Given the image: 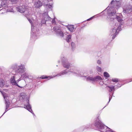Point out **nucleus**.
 Masks as SVG:
<instances>
[{
    "mask_svg": "<svg viewBox=\"0 0 132 132\" xmlns=\"http://www.w3.org/2000/svg\"><path fill=\"white\" fill-rule=\"evenodd\" d=\"M75 75H76V73H75Z\"/></svg>",
    "mask_w": 132,
    "mask_h": 132,
    "instance_id": "nucleus-41",
    "label": "nucleus"
},
{
    "mask_svg": "<svg viewBox=\"0 0 132 132\" xmlns=\"http://www.w3.org/2000/svg\"><path fill=\"white\" fill-rule=\"evenodd\" d=\"M67 28L71 32L74 29L73 25H72L68 26H67Z\"/></svg>",
    "mask_w": 132,
    "mask_h": 132,
    "instance_id": "nucleus-17",
    "label": "nucleus"
},
{
    "mask_svg": "<svg viewBox=\"0 0 132 132\" xmlns=\"http://www.w3.org/2000/svg\"><path fill=\"white\" fill-rule=\"evenodd\" d=\"M70 71V72H72V71Z\"/></svg>",
    "mask_w": 132,
    "mask_h": 132,
    "instance_id": "nucleus-40",
    "label": "nucleus"
},
{
    "mask_svg": "<svg viewBox=\"0 0 132 132\" xmlns=\"http://www.w3.org/2000/svg\"><path fill=\"white\" fill-rule=\"evenodd\" d=\"M43 19L45 21L43 23H45L46 21L50 20L51 19V18L47 15H46L45 16L44 15Z\"/></svg>",
    "mask_w": 132,
    "mask_h": 132,
    "instance_id": "nucleus-14",
    "label": "nucleus"
},
{
    "mask_svg": "<svg viewBox=\"0 0 132 132\" xmlns=\"http://www.w3.org/2000/svg\"><path fill=\"white\" fill-rule=\"evenodd\" d=\"M113 21H112V22H111V23H113Z\"/></svg>",
    "mask_w": 132,
    "mask_h": 132,
    "instance_id": "nucleus-38",
    "label": "nucleus"
},
{
    "mask_svg": "<svg viewBox=\"0 0 132 132\" xmlns=\"http://www.w3.org/2000/svg\"><path fill=\"white\" fill-rule=\"evenodd\" d=\"M132 12V6L130 5H128L126 9H124L123 12L125 13L128 14Z\"/></svg>",
    "mask_w": 132,
    "mask_h": 132,
    "instance_id": "nucleus-6",
    "label": "nucleus"
},
{
    "mask_svg": "<svg viewBox=\"0 0 132 132\" xmlns=\"http://www.w3.org/2000/svg\"><path fill=\"white\" fill-rule=\"evenodd\" d=\"M22 77H23L27 78L28 77V75L26 73H25L23 74L22 75Z\"/></svg>",
    "mask_w": 132,
    "mask_h": 132,
    "instance_id": "nucleus-23",
    "label": "nucleus"
},
{
    "mask_svg": "<svg viewBox=\"0 0 132 132\" xmlns=\"http://www.w3.org/2000/svg\"><path fill=\"white\" fill-rule=\"evenodd\" d=\"M96 69L97 71H98V72H100L102 71V69L101 68L98 66H96Z\"/></svg>",
    "mask_w": 132,
    "mask_h": 132,
    "instance_id": "nucleus-25",
    "label": "nucleus"
},
{
    "mask_svg": "<svg viewBox=\"0 0 132 132\" xmlns=\"http://www.w3.org/2000/svg\"><path fill=\"white\" fill-rule=\"evenodd\" d=\"M52 77V76H51L50 77V79L51 78H52V77Z\"/></svg>",
    "mask_w": 132,
    "mask_h": 132,
    "instance_id": "nucleus-37",
    "label": "nucleus"
},
{
    "mask_svg": "<svg viewBox=\"0 0 132 132\" xmlns=\"http://www.w3.org/2000/svg\"><path fill=\"white\" fill-rule=\"evenodd\" d=\"M11 1L12 2H14L15 1H16V0H11Z\"/></svg>",
    "mask_w": 132,
    "mask_h": 132,
    "instance_id": "nucleus-34",
    "label": "nucleus"
},
{
    "mask_svg": "<svg viewBox=\"0 0 132 132\" xmlns=\"http://www.w3.org/2000/svg\"><path fill=\"white\" fill-rule=\"evenodd\" d=\"M10 82L13 85H16L18 87H21L18 85L17 84L16 81L15 80V76H14L11 77L10 79Z\"/></svg>",
    "mask_w": 132,
    "mask_h": 132,
    "instance_id": "nucleus-9",
    "label": "nucleus"
},
{
    "mask_svg": "<svg viewBox=\"0 0 132 132\" xmlns=\"http://www.w3.org/2000/svg\"><path fill=\"white\" fill-rule=\"evenodd\" d=\"M42 5V3L39 1H38L35 2L34 6L36 8H39Z\"/></svg>",
    "mask_w": 132,
    "mask_h": 132,
    "instance_id": "nucleus-12",
    "label": "nucleus"
},
{
    "mask_svg": "<svg viewBox=\"0 0 132 132\" xmlns=\"http://www.w3.org/2000/svg\"><path fill=\"white\" fill-rule=\"evenodd\" d=\"M112 96H111L110 95V97H109V102H108V104L110 100H111V99L112 98Z\"/></svg>",
    "mask_w": 132,
    "mask_h": 132,
    "instance_id": "nucleus-30",
    "label": "nucleus"
},
{
    "mask_svg": "<svg viewBox=\"0 0 132 132\" xmlns=\"http://www.w3.org/2000/svg\"><path fill=\"white\" fill-rule=\"evenodd\" d=\"M94 16L93 17H92L91 18H89V19H88L87 20L88 21H89L90 20L92 19V18H93Z\"/></svg>",
    "mask_w": 132,
    "mask_h": 132,
    "instance_id": "nucleus-33",
    "label": "nucleus"
},
{
    "mask_svg": "<svg viewBox=\"0 0 132 132\" xmlns=\"http://www.w3.org/2000/svg\"><path fill=\"white\" fill-rule=\"evenodd\" d=\"M121 27L116 26L115 25L114 26V28L112 29L110 32V35H112V39H114L116 36V35L118 33V32L121 30Z\"/></svg>",
    "mask_w": 132,
    "mask_h": 132,
    "instance_id": "nucleus-2",
    "label": "nucleus"
},
{
    "mask_svg": "<svg viewBox=\"0 0 132 132\" xmlns=\"http://www.w3.org/2000/svg\"><path fill=\"white\" fill-rule=\"evenodd\" d=\"M104 75L105 77H110L109 74L106 72H104Z\"/></svg>",
    "mask_w": 132,
    "mask_h": 132,
    "instance_id": "nucleus-24",
    "label": "nucleus"
},
{
    "mask_svg": "<svg viewBox=\"0 0 132 132\" xmlns=\"http://www.w3.org/2000/svg\"><path fill=\"white\" fill-rule=\"evenodd\" d=\"M25 70L24 67L22 65H20L18 66V68L17 70H16L18 73H23Z\"/></svg>",
    "mask_w": 132,
    "mask_h": 132,
    "instance_id": "nucleus-8",
    "label": "nucleus"
},
{
    "mask_svg": "<svg viewBox=\"0 0 132 132\" xmlns=\"http://www.w3.org/2000/svg\"><path fill=\"white\" fill-rule=\"evenodd\" d=\"M18 66L16 64H14L12 66V68L13 69H18Z\"/></svg>",
    "mask_w": 132,
    "mask_h": 132,
    "instance_id": "nucleus-22",
    "label": "nucleus"
},
{
    "mask_svg": "<svg viewBox=\"0 0 132 132\" xmlns=\"http://www.w3.org/2000/svg\"><path fill=\"white\" fill-rule=\"evenodd\" d=\"M68 73V72L66 70H64L61 72L59 74H58L57 75H56L55 76H54L53 77H59L60 76H61L64 75Z\"/></svg>",
    "mask_w": 132,
    "mask_h": 132,
    "instance_id": "nucleus-13",
    "label": "nucleus"
},
{
    "mask_svg": "<svg viewBox=\"0 0 132 132\" xmlns=\"http://www.w3.org/2000/svg\"><path fill=\"white\" fill-rule=\"evenodd\" d=\"M112 80L113 82H118V79L117 78H115V79H112Z\"/></svg>",
    "mask_w": 132,
    "mask_h": 132,
    "instance_id": "nucleus-26",
    "label": "nucleus"
},
{
    "mask_svg": "<svg viewBox=\"0 0 132 132\" xmlns=\"http://www.w3.org/2000/svg\"><path fill=\"white\" fill-rule=\"evenodd\" d=\"M71 46L72 48H73L75 47V43L73 42H72L71 43Z\"/></svg>",
    "mask_w": 132,
    "mask_h": 132,
    "instance_id": "nucleus-27",
    "label": "nucleus"
},
{
    "mask_svg": "<svg viewBox=\"0 0 132 132\" xmlns=\"http://www.w3.org/2000/svg\"><path fill=\"white\" fill-rule=\"evenodd\" d=\"M116 13V11L115 10H113L111 12H110V10H108V15L110 17L108 18V19H110L111 20H112L115 18V19L114 20V21L116 19L118 22L115 23V25L117 27L118 26L120 27V22L122 21V19L120 17L115 15Z\"/></svg>",
    "mask_w": 132,
    "mask_h": 132,
    "instance_id": "nucleus-1",
    "label": "nucleus"
},
{
    "mask_svg": "<svg viewBox=\"0 0 132 132\" xmlns=\"http://www.w3.org/2000/svg\"><path fill=\"white\" fill-rule=\"evenodd\" d=\"M20 79H18L17 81V82H19L20 81Z\"/></svg>",
    "mask_w": 132,
    "mask_h": 132,
    "instance_id": "nucleus-35",
    "label": "nucleus"
},
{
    "mask_svg": "<svg viewBox=\"0 0 132 132\" xmlns=\"http://www.w3.org/2000/svg\"><path fill=\"white\" fill-rule=\"evenodd\" d=\"M84 77H85L84 79H86L88 81H95L101 80L102 79L101 77L98 76L94 77L91 76H88L87 77H86V76H84Z\"/></svg>",
    "mask_w": 132,
    "mask_h": 132,
    "instance_id": "nucleus-3",
    "label": "nucleus"
},
{
    "mask_svg": "<svg viewBox=\"0 0 132 132\" xmlns=\"http://www.w3.org/2000/svg\"><path fill=\"white\" fill-rule=\"evenodd\" d=\"M27 102L28 103V104L27 105L25 106V107H24V108H26L28 110L29 112H31V113H32L34 115V113H33L32 110L31 109V106L29 104V100H27Z\"/></svg>",
    "mask_w": 132,
    "mask_h": 132,
    "instance_id": "nucleus-10",
    "label": "nucleus"
},
{
    "mask_svg": "<svg viewBox=\"0 0 132 132\" xmlns=\"http://www.w3.org/2000/svg\"><path fill=\"white\" fill-rule=\"evenodd\" d=\"M107 87H108L110 89L109 90V91L110 92H111L113 90H114L115 89L114 86H112L111 87H110L109 86H107Z\"/></svg>",
    "mask_w": 132,
    "mask_h": 132,
    "instance_id": "nucleus-19",
    "label": "nucleus"
},
{
    "mask_svg": "<svg viewBox=\"0 0 132 132\" xmlns=\"http://www.w3.org/2000/svg\"><path fill=\"white\" fill-rule=\"evenodd\" d=\"M52 22L53 23H54V24H55V21L54 19H53L52 21Z\"/></svg>",
    "mask_w": 132,
    "mask_h": 132,
    "instance_id": "nucleus-32",
    "label": "nucleus"
},
{
    "mask_svg": "<svg viewBox=\"0 0 132 132\" xmlns=\"http://www.w3.org/2000/svg\"><path fill=\"white\" fill-rule=\"evenodd\" d=\"M97 63L98 64H101V61L100 60H98Z\"/></svg>",
    "mask_w": 132,
    "mask_h": 132,
    "instance_id": "nucleus-29",
    "label": "nucleus"
},
{
    "mask_svg": "<svg viewBox=\"0 0 132 132\" xmlns=\"http://www.w3.org/2000/svg\"><path fill=\"white\" fill-rule=\"evenodd\" d=\"M17 10L20 13H24L26 12L25 7L23 5L19 6L16 8Z\"/></svg>",
    "mask_w": 132,
    "mask_h": 132,
    "instance_id": "nucleus-7",
    "label": "nucleus"
},
{
    "mask_svg": "<svg viewBox=\"0 0 132 132\" xmlns=\"http://www.w3.org/2000/svg\"><path fill=\"white\" fill-rule=\"evenodd\" d=\"M41 78L42 79H45V78H47V77L46 76H42Z\"/></svg>",
    "mask_w": 132,
    "mask_h": 132,
    "instance_id": "nucleus-31",
    "label": "nucleus"
},
{
    "mask_svg": "<svg viewBox=\"0 0 132 132\" xmlns=\"http://www.w3.org/2000/svg\"><path fill=\"white\" fill-rule=\"evenodd\" d=\"M52 0H48V1H51Z\"/></svg>",
    "mask_w": 132,
    "mask_h": 132,
    "instance_id": "nucleus-39",
    "label": "nucleus"
},
{
    "mask_svg": "<svg viewBox=\"0 0 132 132\" xmlns=\"http://www.w3.org/2000/svg\"><path fill=\"white\" fill-rule=\"evenodd\" d=\"M111 5H116L117 6H120V4L119 2L113 1H112L111 3Z\"/></svg>",
    "mask_w": 132,
    "mask_h": 132,
    "instance_id": "nucleus-15",
    "label": "nucleus"
},
{
    "mask_svg": "<svg viewBox=\"0 0 132 132\" xmlns=\"http://www.w3.org/2000/svg\"><path fill=\"white\" fill-rule=\"evenodd\" d=\"M62 61L63 62V66L64 67L67 68H69L70 67V64L69 63L67 62L66 61L65 62H64V60L62 59Z\"/></svg>",
    "mask_w": 132,
    "mask_h": 132,
    "instance_id": "nucleus-11",
    "label": "nucleus"
},
{
    "mask_svg": "<svg viewBox=\"0 0 132 132\" xmlns=\"http://www.w3.org/2000/svg\"><path fill=\"white\" fill-rule=\"evenodd\" d=\"M26 95L24 93H22L20 94V100L24 99L26 97Z\"/></svg>",
    "mask_w": 132,
    "mask_h": 132,
    "instance_id": "nucleus-16",
    "label": "nucleus"
},
{
    "mask_svg": "<svg viewBox=\"0 0 132 132\" xmlns=\"http://www.w3.org/2000/svg\"><path fill=\"white\" fill-rule=\"evenodd\" d=\"M71 35H69L67 36L66 40L67 42H69L71 40Z\"/></svg>",
    "mask_w": 132,
    "mask_h": 132,
    "instance_id": "nucleus-18",
    "label": "nucleus"
},
{
    "mask_svg": "<svg viewBox=\"0 0 132 132\" xmlns=\"http://www.w3.org/2000/svg\"><path fill=\"white\" fill-rule=\"evenodd\" d=\"M3 80L2 79H0V87H2L4 85V83L3 82Z\"/></svg>",
    "mask_w": 132,
    "mask_h": 132,
    "instance_id": "nucleus-21",
    "label": "nucleus"
},
{
    "mask_svg": "<svg viewBox=\"0 0 132 132\" xmlns=\"http://www.w3.org/2000/svg\"><path fill=\"white\" fill-rule=\"evenodd\" d=\"M46 6H48V7L49 8H51V7H52V5H50L49 4H47L46 5Z\"/></svg>",
    "mask_w": 132,
    "mask_h": 132,
    "instance_id": "nucleus-28",
    "label": "nucleus"
},
{
    "mask_svg": "<svg viewBox=\"0 0 132 132\" xmlns=\"http://www.w3.org/2000/svg\"><path fill=\"white\" fill-rule=\"evenodd\" d=\"M53 29L56 34L62 37H63L64 36L63 34L61 31L59 27L58 26H55L54 27Z\"/></svg>",
    "mask_w": 132,
    "mask_h": 132,
    "instance_id": "nucleus-5",
    "label": "nucleus"
},
{
    "mask_svg": "<svg viewBox=\"0 0 132 132\" xmlns=\"http://www.w3.org/2000/svg\"><path fill=\"white\" fill-rule=\"evenodd\" d=\"M29 21L30 22V23L31 24V30L32 31H34V27L33 25L32 24V21L30 19H28Z\"/></svg>",
    "mask_w": 132,
    "mask_h": 132,
    "instance_id": "nucleus-20",
    "label": "nucleus"
},
{
    "mask_svg": "<svg viewBox=\"0 0 132 132\" xmlns=\"http://www.w3.org/2000/svg\"><path fill=\"white\" fill-rule=\"evenodd\" d=\"M28 14H29V13L27 12V15H28Z\"/></svg>",
    "mask_w": 132,
    "mask_h": 132,
    "instance_id": "nucleus-42",
    "label": "nucleus"
},
{
    "mask_svg": "<svg viewBox=\"0 0 132 132\" xmlns=\"http://www.w3.org/2000/svg\"><path fill=\"white\" fill-rule=\"evenodd\" d=\"M1 92L3 96V97L5 99V104L6 105V110H5V112L3 114V115H2L3 116L5 113H6V112L8 110L7 109L9 107L10 104L9 100L7 98V97L6 96V94L5 93H3L2 92Z\"/></svg>",
    "mask_w": 132,
    "mask_h": 132,
    "instance_id": "nucleus-4",
    "label": "nucleus"
},
{
    "mask_svg": "<svg viewBox=\"0 0 132 132\" xmlns=\"http://www.w3.org/2000/svg\"><path fill=\"white\" fill-rule=\"evenodd\" d=\"M63 58L64 59V57Z\"/></svg>",
    "mask_w": 132,
    "mask_h": 132,
    "instance_id": "nucleus-43",
    "label": "nucleus"
},
{
    "mask_svg": "<svg viewBox=\"0 0 132 132\" xmlns=\"http://www.w3.org/2000/svg\"><path fill=\"white\" fill-rule=\"evenodd\" d=\"M79 76H82L81 75V74H80V75H78Z\"/></svg>",
    "mask_w": 132,
    "mask_h": 132,
    "instance_id": "nucleus-36",
    "label": "nucleus"
}]
</instances>
